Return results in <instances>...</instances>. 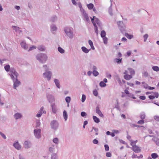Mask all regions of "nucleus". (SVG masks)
I'll list each match as a JSON object with an SVG mask.
<instances>
[{
  "label": "nucleus",
  "mask_w": 159,
  "mask_h": 159,
  "mask_svg": "<svg viewBox=\"0 0 159 159\" xmlns=\"http://www.w3.org/2000/svg\"><path fill=\"white\" fill-rule=\"evenodd\" d=\"M92 73L93 75L95 76H97L99 74L98 72L95 70H93Z\"/></svg>",
  "instance_id": "obj_44"
},
{
  "label": "nucleus",
  "mask_w": 159,
  "mask_h": 159,
  "mask_svg": "<svg viewBox=\"0 0 159 159\" xmlns=\"http://www.w3.org/2000/svg\"><path fill=\"white\" fill-rule=\"evenodd\" d=\"M152 140L157 145L159 146V139H152Z\"/></svg>",
  "instance_id": "obj_41"
},
{
  "label": "nucleus",
  "mask_w": 159,
  "mask_h": 159,
  "mask_svg": "<svg viewBox=\"0 0 159 159\" xmlns=\"http://www.w3.org/2000/svg\"><path fill=\"white\" fill-rule=\"evenodd\" d=\"M4 68L7 72L10 71V66L9 65H6L4 66Z\"/></svg>",
  "instance_id": "obj_34"
},
{
  "label": "nucleus",
  "mask_w": 159,
  "mask_h": 159,
  "mask_svg": "<svg viewBox=\"0 0 159 159\" xmlns=\"http://www.w3.org/2000/svg\"><path fill=\"white\" fill-rule=\"evenodd\" d=\"M81 115L82 117H84L87 116V114L84 111H82L81 113Z\"/></svg>",
  "instance_id": "obj_58"
},
{
  "label": "nucleus",
  "mask_w": 159,
  "mask_h": 159,
  "mask_svg": "<svg viewBox=\"0 0 159 159\" xmlns=\"http://www.w3.org/2000/svg\"><path fill=\"white\" fill-rule=\"evenodd\" d=\"M104 43L106 44L107 43L108 39L106 37L102 38Z\"/></svg>",
  "instance_id": "obj_46"
},
{
  "label": "nucleus",
  "mask_w": 159,
  "mask_h": 159,
  "mask_svg": "<svg viewBox=\"0 0 159 159\" xmlns=\"http://www.w3.org/2000/svg\"><path fill=\"white\" fill-rule=\"evenodd\" d=\"M93 119L94 121V122L97 123H98L100 122V120L99 118H97L96 116H93Z\"/></svg>",
  "instance_id": "obj_27"
},
{
  "label": "nucleus",
  "mask_w": 159,
  "mask_h": 159,
  "mask_svg": "<svg viewBox=\"0 0 159 159\" xmlns=\"http://www.w3.org/2000/svg\"><path fill=\"white\" fill-rule=\"evenodd\" d=\"M94 27V29L95 32L96 33L97 35H98V29L97 27V26L96 25V24H94V25H93Z\"/></svg>",
  "instance_id": "obj_39"
},
{
  "label": "nucleus",
  "mask_w": 159,
  "mask_h": 159,
  "mask_svg": "<svg viewBox=\"0 0 159 159\" xmlns=\"http://www.w3.org/2000/svg\"><path fill=\"white\" fill-rule=\"evenodd\" d=\"M96 113L98 114L102 118L103 117L104 115L99 109V108L98 106L96 107Z\"/></svg>",
  "instance_id": "obj_16"
},
{
  "label": "nucleus",
  "mask_w": 159,
  "mask_h": 159,
  "mask_svg": "<svg viewBox=\"0 0 159 159\" xmlns=\"http://www.w3.org/2000/svg\"><path fill=\"white\" fill-rule=\"evenodd\" d=\"M0 134L2 137L4 139H6L7 138L6 135L2 132L0 131Z\"/></svg>",
  "instance_id": "obj_57"
},
{
  "label": "nucleus",
  "mask_w": 159,
  "mask_h": 159,
  "mask_svg": "<svg viewBox=\"0 0 159 159\" xmlns=\"http://www.w3.org/2000/svg\"><path fill=\"white\" fill-rule=\"evenodd\" d=\"M150 94H155V97L156 98H157L158 97L159 94L157 92H151Z\"/></svg>",
  "instance_id": "obj_47"
},
{
  "label": "nucleus",
  "mask_w": 159,
  "mask_h": 159,
  "mask_svg": "<svg viewBox=\"0 0 159 159\" xmlns=\"http://www.w3.org/2000/svg\"><path fill=\"white\" fill-rule=\"evenodd\" d=\"M117 24L121 31L124 30L125 27L123 22L121 21H119L117 22Z\"/></svg>",
  "instance_id": "obj_11"
},
{
  "label": "nucleus",
  "mask_w": 159,
  "mask_h": 159,
  "mask_svg": "<svg viewBox=\"0 0 159 159\" xmlns=\"http://www.w3.org/2000/svg\"><path fill=\"white\" fill-rule=\"evenodd\" d=\"M38 49L41 51H44L45 49V48L43 45H40L38 47Z\"/></svg>",
  "instance_id": "obj_23"
},
{
  "label": "nucleus",
  "mask_w": 159,
  "mask_h": 159,
  "mask_svg": "<svg viewBox=\"0 0 159 159\" xmlns=\"http://www.w3.org/2000/svg\"><path fill=\"white\" fill-rule=\"evenodd\" d=\"M151 157L153 159H156L158 157V155L156 153H153L152 154Z\"/></svg>",
  "instance_id": "obj_32"
},
{
  "label": "nucleus",
  "mask_w": 159,
  "mask_h": 159,
  "mask_svg": "<svg viewBox=\"0 0 159 159\" xmlns=\"http://www.w3.org/2000/svg\"><path fill=\"white\" fill-rule=\"evenodd\" d=\"M58 158L56 153H53L51 155V159H57Z\"/></svg>",
  "instance_id": "obj_40"
},
{
  "label": "nucleus",
  "mask_w": 159,
  "mask_h": 159,
  "mask_svg": "<svg viewBox=\"0 0 159 159\" xmlns=\"http://www.w3.org/2000/svg\"><path fill=\"white\" fill-rule=\"evenodd\" d=\"M43 68H44L45 72L49 71L48 70V68L47 65H43Z\"/></svg>",
  "instance_id": "obj_48"
},
{
  "label": "nucleus",
  "mask_w": 159,
  "mask_h": 159,
  "mask_svg": "<svg viewBox=\"0 0 159 159\" xmlns=\"http://www.w3.org/2000/svg\"><path fill=\"white\" fill-rule=\"evenodd\" d=\"M63 116L65 121L66 120L68 117V115L66 111H64L63 112Z\"/></svg>",
  "instance_id": "obj_25"
},
{
  "label": "nucleus",
  "mask_w": 159,
  "mask_h": 159,
  "mask_svg": "<svg viewBox=\"0 0 159 159\" xmlns=\"http://www.w3.org/2000/svg\"><path fill=\"white\" fill-rule=\"evenodd\" d=\"M43 109H44V107H42L41 108L39 111L41 112H42V114L43 113H45V114L46 113V111H43Z\"/></svg>",
  "instance_id": "obj_50"
},
{
  "label": "nucleus",
  "mask_w": 159,
  "mask_h": 159,
  "mask_svg": "<svg viewBox=\"0 0 159 159\" xmlns=\"http://www.w3.org/2000/svg\"><path fill=\"white\" fill-rule=\"evenodd\" d=\"M143 76L146 77L148 76V73L146 71H145L143 72Z\"/></svg>",
  "instance_id": "obj_64"
},
{
  "label": "nucleus",
  "mask_w": 159,
  "mask_h": 159,
  "mask_svg": "<svg viewBox=\"0 0 159 159\" xmlns=\"http://www.w3.org/2000/svg\"><path fill=\"white\" fill-rule=\"evenodd\" d=\"M58 50L61 53H64L65 52V50L60 47L58 48Z\"/></svg>",
  "instance_id": "obj_29"
},
{
  "label": "nucleus",
  "mask_w": 159,
  "mask_h": 159,
  "mask_svg": "<svg viewBox=\"0 0 159 159\" xmlns=\"http://www.w3.org/2000/svg\"><path fill=\"white\" fill-rule=\"evenodd\" d=\"M154 120L157 121H159V116H154Z\"/></svg>",
  "instance_id": "obj_59"
},
{
  "label": "nucleus",
  "mask_w": 159,
  "mask_h": 159,
  "mask_svg": "<svg viewBox=\"0 0 159 159\" xmlns=\"http://www.w3.org/2000/svg\"><path fill=\"white\" fill-rule=\"evenodd\" d=\"M54 81L58 89H60V82L59 80L57 79H55Z\"/></svg>",
  "instance_id": "obj_19"
},
{
  "label": "nucleus",
  "mask_w": 159,
  "mask_h": 159,
  "mask_svg": "<svg viewBox=\"0 0 159 159\" xmlns=\"http://www.w3.org/2000/svg\"><path fill=\"white\" fill-rule=\"evenodd\" d=\"M93 129H94V131L95 132V135H98V128H95L94 127H93Z\"/></svg>",
  "instance_id": "obj_51"
},
{
  "label": "nucleus",
  "mask_w": 159,
  "mask_h": 159,
  "mask_svg": "<svg viewBox=\"0 0 159 159\" xmlns=\"http://www.w3.org/2000/svg\"><path fill=\"white\" fill-rule=\"evenodd\" d=\"M19 159H25L24 156L23 155L21 154H20L19 155Z\"/></svg>",
  "instance_id": "obj_61"
},
{
  "label": "nucleus",
  "mask_w": 159,
  "mask_h": 159,
  "mask_svg": "<svg viewBox=\"0 0 159 159\" xmlns=\"http://www.w3.org/2000/svg\"><path fill=\"white\" fill-rule=\"evenodd\" d=\"M152 69L156 71H159V67L157 66H153L152 67Z\"/></svg>",
  "instance_id": "obj_42"
},
{
  "label": "nucleus",
  "mask_w": 159,
  "mask_h": 159,
  "mask_svg": "<svg viewBox=\"0 0 159 159\" xmlns=\"http://www.w3.org/2000/svg\"><path fill=\"white\" fill-rule=\"evenodd\" d=\"M93 143L94 144H98V141L97 139H95L93 140Z\"/></svg>",
  "instance_id": "obj_63"
},
{
  "label": "nucleus",
  "mask_w": 159,
  "mask_h": 159,
  "mask_svg": "<svg viewBox=\"0 0 159 159\" xmlns=\"http://www.w3.org/2000/svg\"><path fill=\"white\" fill-rule=\"evenodd\" d=\"M12 27L15 31V32L19 34H20V33L22 32V31L20 30V28L19 27L12 26Z\"/></svg>",
  "instance_id": "obj_14"
},
{
  "label": "nucleus",
  "mask_w": 159,
  "mask_h": 159,
  "mask_svg": "<svg viewBox=\"0 0 159 159\" xmlns=\"http://www.w3.org/2000/svg\"><path fill=\"white\" fill-rule=\"evenodd\" d=\"M105 149L106 151H108L109 150V147L108 145L105 144L104 145Z\"/></svg>",
  "instance_id": "obj_60"
},
{
  "label": "nucleus",
  "mask_w": 159,
  "mask_h": 159,
  "mask_svg": "<svg viewBox=\"0 0 159 159\" xmlns=\"http://www.w3.org/2000/svg\"><path fill=\"white\" fill-rule=\"evenodd\" d=\"M94 22L96 23V24H97L100 27L102 25V24L100 21L99 20V19L96 18H95Z\"/></svg>",
  "instance_id": "obj_21"
},
{
  "label": "nucleus",
  "mask_w": 159,
  "mask_h": 159,
  "mask_svg": "<svg viewBox=\"0 0 159 159\" xmlns=\"http://www.w3.org/2000/svg\"><path fill=\"white\" fill-rule=\"evenodd\" d=\"M81 49L82 51L86 53H88L90 50V49H88L86 47L84 46L81 48Z\"/></svg>",
  "instance_id": "obj_22"
},
{
  "label": "nucleus",
  "mask_w": 159,
  "mask_h": 159,
  "mask_svg": "<svg viewBox=\"0 0 159 159\" xmlns=\"http://www.w3.org/2000/svg\"><path fill=\"white\" fill-rule=\"evenodd\" d=\"M57 20V17L55 15L52 16L50 19V21L52 22H54Z\"/></svg>",
  "instance_id": "obj_20"
},
{
  "label": "nucleus",
  "mask_w": 159,
  "mask_h": 159,
  "mask_svg": "<svg viewBox=\"0 0 159 159\" xmlns=\"http://www.w3.org/2000/svg\"><path fill=\"white\" fill-rule=\"evenodd\" d=\"M128 70L129 71V72L131 75L135 74V71L133 69L131 68H128Z\"/></svg>",
  "instance_id": "obj_31"
},
{
  "label": "nucleus",
  "mask_w": 159,
  "mask_h": 159,
  "mask_svg": "<svg viewBox=\"0 0 159 159\" xmlns=\"http://www.w3.org/2000/svg\"><path fill=\"white\" fill-rule=\"evenodd\" d=\"M100 86L102 87H104L106 86V84L103 81H101L99 84Z\"/></svg>",
  "instance_id": "obj_43"
},
{
  "label": "nucleus",
  "mask_w": 159,
  "mask_h": 159,
  "mask_svg": "<svg viewBox=\"0 0 159 159\" xmlns=\"http://www.w3.org/2000/svg\"><path fill=\"white\" fill-rule=\"evenodd\" d=\"M13 82V88L15 89H16V88L18 87L20 84V82L18 80L17 78L12 79Z\"/></svg>",
  "instance_id": "obj_7"
},
{
  "label": "nucleus",
  "mask_w": 159,
  "mask_h": 159,
  "mask_svg": "<svg viewBox=\"0 0 159 159\" xmlns=\"http://www.w3.org/2000/svg\"><path fill=\"white\" fill-rule=\"evenodd\" d=\"M52 111L53 113L55 114L57 113V108L56 106L54 104H52Z\"/></svg>",
  "instance_id": "obj_18"
},
{
  "label": "nucleus",
  "mask_w": 159,
  "mask_h": 159,
  "mask_svg": "<svg viewBox=\"0 0 159 159\" xmlns=\"http://www.w3.org/2000/svg\"><path fill=\"white\" fill-rule=\"evenodd\" d=\"M83 16V19L87 22H90L88 14L84 10L82 9V12H81Z\"/></svg>",
  "instance_id": "obj_5"
},
{
  "label": "nucleus",
  "mask_w": 159,
  "mask_h": 159,
  "mask_svg": "<svg viewBox=\"0 0 159 159\" xmlns=\"http://www.w3.org/2000/svg\"><path fill=\"white\" fill-rule=\"evenodd\" d=\"M53 142L54 143L57 144L58 143V139L57 138H54L53 140Z\"/></svg>",
  "instance_id": "obj_54"
},
{
  "label": "nucleus",
  "mask_w": 159,
  "mask_h": 159,
  "mask_svg": "<svg viewBox=\"0 0 159 159\" xmlns=\"http://www.w3.org/2000/svg\"><path fill=\"white\" fill-rule=\"evenodd\" d=\"M36 47L34 46H32L31 47H30L29 49L28 50V51H31L33 49H36Z\"/></svg>",
  "instance_id": "obj_56"
},
{
  "label": "nucleus",
  "mask_w": 159,
  "mask_h": 159,
  "mask_svg": "<svg viewBox=\"0 0 159 159\" xmlns=\"http://www.w3.org/2000/svg\"><path fill=\"white\" fill-rule=\"evenodd\" d=\"M52 75V73L50 71L45 72L43 74V76L44 78H47V80L48 81L50 80Z\"/></svg>",
  "instance_id": "obj_6"
},
{
  "label": "nucleus",
  "mask_w": 159,
  "mask_h": 159,
  "mask_svg": "<svg viewBox=\"0 0 159 159\" xmlns=\"http://www.w3.org/2000/svg\"><path fill=\"white\" fill-rule=\"evenodd\" d=\"M148 36V35L147 34H146L143 35V38H144V42H146Z\"/></svg>",
  "instance_id": "obj_49"
},
{
  "label": "nucleus",
  "mask_w": 159,
  "mask_h": 159,
  "mask_svg": "<svg viewBox=\"0 0 159 159\" xmlns=\"http://www.w3.org/2000/svg\"><path fill=\"white\" fill-rule=\"evenodd\" d=\"M132 149L136 153L139 152L141 151L140 148L135 145H132Z\"/></svg>",
  "instance_id": "obj_10"
},
{
  "label": "nucleus",
  "mask_w": 159,
  "mask_h": 159,
  "mask_svg": "<svg viewBox=\"0 0 159 159\" xmlns=\"http://www.w3.org/2000/svg\"><path fill=\"white\" fill-rule=\"evenodd\" d=\"M9 74L10 76L11 79H13L17 78L19 75L18 73L16 71L15 69L13 67L10 68Z\"/></svg>",
  "instance_id": "obj_3"
},
{
  "label": "nucleus",
  "mask_w": 159,
  "mask_h": 159,
  "mask_svg": "<svg viewBox=\"0 0 159 159\" xmlns=\"http://www.w3.org/2000/svg\"><path fill=\"white\" fill-rule=\"evenodd\" d=\"M64 31L66 34V36L70 39H72L74 36L73 30L71 27H65Z\"/></svg>",
  "instance_id": "obj_2"
},
{
  "label": "nucleus",
  "mask_w": 159,
  "mask_h": 159,
  "mask_svg": "<svg viewBox=\"0 0 159 159\" xmlns=\"http://www.w3.org/2000/svg\"><path fill=\"white\" fill-rule=\"evenodd\" d=\"M20 45L21 47L25 50L28 49V46L27 44L25 41H23L21 42Z\"/></svg>",
  "instance_id": "obj_13"
},
{
  "label": "nucleus",
  "mask_w": 159,
  "mask_h": 159,
  "mask_svg": "<svg viewBox=\"0 0 159 159\" xmlns=\"http://www.w3.org/2000/svg\"><path fill=\"white\" fill-rule=\"evenodd\" d=\"M125 36L129 39H131L133 38V36L132 35L129 34L128 33H125Z\"/></svg>",
  "instance_id": "obj_30"
},
{
  "label": "nucleus",
  "mask_w": 159,
  "mask_h": 159,
  "mask_svg": "<svg viewBox=\"0 0 159 159\" xmlns=\"http://www.w3.org/2000/svg\"><path fill=\"white\" fill-rule=\"evenodd\" d=\"M24 147L25 149H28L32 146V143L30 141H25L23 144Z\"/></svg>",
  "instance_id": "obj_9"
},
{
  "label": "nucleus",
  "mask_w": 159,
  "mask_h": 159,
  "mask_svg": "<svg viewBox=\"0 0 159 159\" xmlns=\"http://www.w3.org/2000/svg\"><path fill=\"white\" fill-rule=\"evenodd\" d=\"M108 12L111 16H112L113 15V13H112V4H111V5L110 7L108 9Z\"/></svg>",
  "instance_id": "obj_36"
},
{
  "label": "nucleus",
  "mask_w": 159,
  "mask_h": 159,
  "mask_svg": "<svg viewBox=\"0 0 159 159\" xmlns=\"http://www.w3.org/2000/svg\"><path fill=\"white\" fill-rule=\"evenodd\" d=\"M87 7L89 9L91 10L93 8L94 5L93 4L91 3L88 4L87 5Z\"/></svg>",
  "instance_id": "obj_33"
},
{
  "label": "nucleus",
  "mask_w": 159,
  "mask_h": 159,
  "mask_svg": "<svg viewBox=\"0 0 159 159\" xmlns=\"http://www.w3.org/2000/svg\"><path fill=\"white\" fill-rule=\"evenodd\" d=\"M86 99V96L84 94H83L82 97L81 101L83 102H84Z\"/></svg>",
  "instance_id": "obj_55"
},
{
  "label": "nucleus",
  "mask_w": 159,
  "mask_h": 159,
  "mask_svg": "<svg viewBox=\"0 0 159 159\" xmlns=\"http://www.w3.org/2000/svg\"><path fill=\"white\" fill-rule=\"evenodd\" d=\"M22 116V115L20 113H16L14 115V118L16 120L19 119H20Z\"/></svg>",
  "instance_id": "obj_17"
},
{
  "label": "nucleus",
  "mask_w": 159,
  "mask_h": 159,
  "mask_svg": "<svg viewBox=\"0 0 159 159\" xmlns=\"http://www.w3.org/2000/svg\"><path fill=\"white\" fill-rule=\"evenodd\" d=\"M13 146L17 149L19 150L21 149V147L18 141L13 144Z\"/></svg>",
  "instance_id": "obj_15"
},
{
  "label": "nucleus",
  "mask_w": 159,
  "mask_h": 159,
  "mask_svg": "<svg viewBox=\"0 0 159 159\" xmlns=\"http://www.w3.org/2000/svg\"><path fill=\"white\" fill-rule=\"evenodd\" d=\"M89 43L90 46L91 48L93 50H94L95 49V48L93 46V43L92 41L91 40H89Z\"/></svg>",
  "instance_id": "obj_28"
},
{
  "label": "nucleus",
  "mask_w": 159,
  "mask_h": 159,
  "mask_svg": "<svg viewBox=\"0 0 159 159\" xmlns=\"http://www.w3.org/2000/svg\"><path fill=\"white\" fill-rule=\"evenodd\" d=\"M71 100V98L69 97H67L65 98V100L66 102L68 103L70 102Z\"/></svg>",
  "instance_id": "obj_45"
},
{
  "label": "nucleus",
  "mask_w": 159,
  "mask_h": 159,
  "mask_svg": "<svg viewBox=\"0 0 159 159\" xmlns=\"http://www.w3.org/2000/svg\"><path fill=\"white\" fill-rule=\"evenodd\" d=\"M50 125L52 129L56 130L58 127L59 123L57 120H54L51 121L50 123Z\"/></svg>",
  "instance_id": "obj_4"
},
{
  "label": "nucleus",
  "mask_w": 159,
  "mask_h": 159,
  "mask_svg": "<svg viewBox=\"0 0 159 159\" xmlns=\"http://www.w3.org/2000/svg\"><path fill=\"white\" fill-rule=\"evenodd\" d=\"M122 59V58L120 59L116 58L115 59L114 61L118 64H119L121 63Z\"/></svg>",
  "instance_id": "obj_37"
},
{
  "label": "nucleus",
  "mask_w": 159,
  "mask_h": 159,
  "mask_svg": "<svg viewBox=\"0 0 159 159\" xmlns=\"http://www.w3.org/2000/svg\"><path fill=\"white\" fill-rule=\"evenodd\" d=\"M96 18V17L94 16L93 17V18H91L90 17V18L91 19V21L92 22L93 25H94V24H96V23L94 22V20L95 18Z\"/></svg>",
  "instance_id": "obj_53"
},
{
  "label": "nucleus",
  "mask_w": 159,
  "mask_h": 159,
  "mask_svg": "<svg viewBox=\"0 0 159 159\" xmlns=\"http://www.w3.org/2000/svg\"><path fill=\"white\" fill-rule=\"evenodd\" d=\"M140 117L142 120H143L145 118V113L142 112L140 115Z\"/></svg>",
  "instance_id": "obj_35"
},
{
  "label": "nucleus",
  "mask_w": 159,
  "mask_h": 159,
  "mask_svg": "<svg viewBox=\"0 0 159 159\" xmlns=\"http://www.w3.org/2000/svg\"><path fill=\"white\" fill-rule=\"evenodd\" d=\"M124 78L127 80H130L132 78V76L131 75H124Z\"/></svg>",
  "instance_id": "obj_24"
},
{
  "label": "nucleus",
  "mask_w": 159,
  "mask_h": 159,
  "mask_svg": "<svg viewBox=\"0 0 159 159\" xmlns=\"http://www.w3.org/2000/svg\"><path fill=\"white\" fill-rule=\"evenodd\" d=\"M36 58L39 61V62L42 63H44L47 61L48 57L45 53H40L36 56Z\"/></svg>",
  "instance_id": "obj_1"
},
{
  "label": "nucleus",
  "mask_w": 159,
  "mask_h": 159,
  "mask_svg": "<svg viewBox=\"0 0 159 159\" xmlns=\"http://www.w3.org/2000/svg\"><path fill=\"white\" fill-rule=\"evenodd\" d=\"M144 122V121L143 120H142L138 121L137 122V123L139 124H143Z\"/></svg>",
  "instance_id": "obj_62"
},
{
  "label": "nucleus",
  "mask_w": 159,
  "mask_h": 159,
  "mask_svg": "<svg viewBox=\"0 0 159 159\" xmlns=\"http://www.w3.org/2000/svg\"><path fill=\"white\" fill-rule=\"evenodd\" d=\"M34 134L36 138L39 139L41 137V129H35L34 130Z\"/></svg>",
  "instance_id": "obj_8"
},
{
  "label": "nucleus",
  "mask_w": 159,
  "mask_h": 159,
  "mask_svg": "<svg viewBox=\"0 0 159 159\" xmlns=\"http://www.w3.org/2000/svg\"><path fill=\"white\" fill-rule=\"evenodd\" d=\"M93 94L95 96H97L98 95V92L97 90L95 89L93 91Z\"/></svg>",
  "instance_id": "obj_52"
},
{
  "label": "nucleus",
  "mask_w": 159,
  "mask_h": 159,
  "mask_svg": "<svg viewBox=\"0 0 159 159\" xmlns=\"http://www.w3.org/2000/svg\"><path fill=\"white\" fill-rule=\"evenodd\" d=\"M47 98L49 102L52 103L54 101V97L51 94H48L47 95Z\"/></svg>",
  "instance_id": "obj_12"
},
{
  "label": "nucleus",
  "mask_w": 159,
  "mask_h": 159,
  "mask_svg": "<svg viewBox=\"0 0 159 159\" xmlns=\"http://www.w3.org/2000/svg\"><path fill=\"white\" fill-rule=\"evenodd\" d=\"M106 33L104 30H102L101 33V36L102 38L105 37Z\"/></svg>",
  "instance_id": "obj_38"
},
{
  "label": "nucleus",
  "mask_w": 159,
  "mask_h": 159,
  "mask_svg": "<svg viewBox=\"0 0 159 159\" xmlns=\"http://www.w3.org/2000/svg\"><path fill=\"white\" fill-rule=\"evenodd\" d=\"M51 31H55L57 30V28L55 25L53 24L51 26Z\"/></svg>",
  "instance_id": "obj_26"
}]
</instances>
